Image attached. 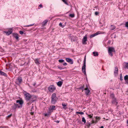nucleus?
<instances>
[{
  "instance_id": "nucleus-29",
  "label": "nucleus",
  "mask_w": 128,
  "mask_h": 128,
  "mask_svg": "<svg viewBox=\"0 0 128 128\" xmlns=\"http://www.w3.org/2000/svg\"><path fill=\"white\" fill-rule=\"evenodd\" d=\"M50 112H49L47 114H44V115L45 116H48V117L50 115Z\"/></svg>"
},
{
  "instance_id": "nucleus-50",
  "label": "nucleus",
  "mask_w": 128,
  "mask_h": 128,
  "mask_svg": "<svg viewBox=\"0 0 128 128\" xmlns=\"http://www.w3.org/2000/svg\"><path fill=\"white\" fill-rule=\"evenodd\" d=\"M100 32L99 33H100V34H104V33H105L104 32Z\"/></svg>"
},
{
  "instance_id": "nucleus-32",
  "label": "nucleus",
  "mask_w": 128,
  "mask_h": 128,
  "mask_svg": "<svg viewBox=\"0 0 128 128\" xmlns=\"http://www.w3.org/2000/svg\"><path fill=\"white\" fill-rule=\"evenodd\" d=\"M82 121L83 122H84V124H85L86 123V120L84 117L82 118Z\"/></svg>"
},
{
  "instance_id": "nucleus-5",
  "label": "nucleus",
  "mask_w": 128,
  "mask_h": 128,
  "mask_svg": "<svg viewBox=\"0 0 128 128\" xmlns=\"http://www.w3.org/2000/svg\"><path fill=\"white\" fill-rule=\"evenodd\" d=\"M86 56H85L84 57V64L83 66H82V71L83 72L84 74L85 75L86 74Z\"/></svg>"
},
{
  "instance_id": "nucleus-8",
  "label": "nucleus",
  "mask_w": 128,
  "mask_h": 128,
  "mask_svg": "<svg viewBox=\"0 0 128 128\" xmlns=\"http://www.w3.org/2000/svg\"><path fill=\"white\" fill-rule=\"evenodd\" d=\"M20 107V106L18 104L14 103V105L12 106V110H15L16 108H19Z\"/></svg>"
},
{
  "instance_id": "nucleus-18",
  "label": "nucleus",
  "mask_w": 128,
  "mask_h": 128,
  "mask_svg": "<svg viewBox=\"0 0 128 128\" xmlns=\"http://www.w3.org/2000/svg\"><path fill=\"white\" fill-rule=\"evenodd\" d=\"M124 80L126 81V82L127 84H128V75H126L124 77Z\"/></svg>"
},
{
  "instance_id": "nucleus-46",
  "label": "nucleus",
  "mask_w": 128,
  "mask_h": 128,
  "mask_svg": "<svg viewBox=\"0 0 128 128\" xmlns=\"http://www.w3.org/2000/svg\"><path fill=\"white\" fill-rule=\"evenodd\" d=\"M58 68L60 69V70L64 69V68H62V67H58Z\"/></svg>"
},
{
  "instance_id": "nucleus-11",
  "label": "nucleus",
  "mask_w": 128,
  "mask_h": 128,
  "mask_svg": "<svg viewBox=\"0 0 128 128\" xmlns=\"http://www.w3.org/2000/svg\"><path fill=\"white\" fill-rule=\"evenodd\" d=\"M55 106H50V108H49V112H53V110H55Z\"/></svg>"
},
{
  "instance_id": "nucleus-7",
  "label": "nucleus",
  "mask_w": 128,
  "mask_h": 128,
  "mask_svg": "<svg viewBox=\"0 0 128 128\" xmlns=\"http://www.w3.org/2000/svg\"><path fill=\"white\" fill-rule=\"evenodd\" d=\"M12 30L10 29L8 31H4V33L6 34V35L8 36L11 34L12 32Z\"/></svg>"
},
{
  "instance_id": "nucleus-49",
  "label": "nucleus",
  "mask_w": 128,
  "mask_h": 128,
  "mask_svg": "<svg viewBox=\"0 0 128 128\" xmlns=\"http://www.w3.org/2000/svg\"><path fill=\"white\" fill-rule=\"evenodd\" d=\"M38 6L39 7H40V8H41L42 7V4H40L39 6Z\"/></svg>"
},
{
  "instance_id": "nucleus-48",
  "label": "nucleus",
  "mask_w": 128,
  "mask_h": 128,
  "mask_svg": "<svg viewBox=\"0 0 128 128\" xmlns=\"http://www.w3.org/2000/svg\"><path fill=\"white\" fill-rule=\"evenodd\" d=\"M67 65V64L65 62L63 64V65L64 66H66Z\"/></svg>"
},
{
  "instance_id": "nucleus-2",
  "label": "nucleus",
  "mask_w": 128,
  "mask_h": 128,
  "mask_svg": "<svg viewBox=\"0 0 128 128\" xmlns=\"http://www.w3.org/2000/svg\"><path fill=\"white\" fill-rule=\"evenodd\" d=\"M36 96L32 95L30 98L29 101H28L27 103V104L28 105H30L32 102L35 101L36 100Z\"/></svg>"
},
{
  "instance_id": "nucleus-28",
  "label": "nucleus",
  "mask_w": 128,
  "mask_h": 128,
  "mask_svg": "<svg viewBox=\"0 0 128 128\" xmlns=\"http://www.w3.org/2000/svg\"><path fill=\"white\" fill-rule=\"evenodd\" d=\"M115 26H114L111 25L110 28V30H113L115 28Z\"/></svg>"
},
{
  "instance_id": "nucleus-3",
  "label": "nucleus",
  "mask_w": 128,
  "mask_h": 128,
  "mask_svg": "<svg viewBox=\"0 0 128 128\" xmlns=\"http://www.w3.org/2000/svg\"><path fill=\"white\" fill-rule=\"evenodd\" d=\"M108 52L109 55L112 56H113L112 52H115V50L114 47H110L108 48Z\"/></svg>"
},
{
  "instance_id": "nucleus-37",
  "label": "nucleus",
  "mask_w": 128,
  "mask_h": 128,
  "mask_svg": "<svg viewBox=\"0 0 128 128\" xmlns=\"http://www.w3.org/2000/svg\"><path fill=\"white\" fill-rule=\"evenodd\" d=\"M34 25V24H30L29 25H26L25 26H24L25 27H29L30 26H32Z\"/></svg>"
},
{
  "instance_id": "nucleus-25",
  "label": "nucleus",
  "mask_w": 128,
  "mask_h": 128,
  "mask_svg": "<svg viewBox=\"0 0 128 128\" xmlns=\"http://www.w3.org/2000/svg\"><path fill=\"white\" fill-rule=\"evenodd\" d=\"M86 114L90 118H92L93 116V114H88L87 113H86Z\"/></svg>"
},
{
  "instance_id": "nucleus-13",
  "label": "nucleus",
  "mask_w": 128,
  "mask_h": 128,
  "mask_svg": "<svg viewBox=\"0 0 128 128\" xmlns=\"http://www.w3.org/2000/svg\"><path fill=\"white\" fill-rule=\"evenodd\" d=\"M100 32H96L94 34H92L90 36V38H92L96 36L98 34H100V33H99Z\"/></svg>"
},
{
  "instance_id": "nucleus-40",
  "label": "nucleus",
  "mask_w": 128,
  "mask_h": 128,
  "mask_svg": "<svg viewBox=\"0 0 128 128\" xmlns=\"http://www.w3.org/2000/svg\"><path fill=\"white\" fill-rule=\"evenodd\" d=\"M120 80H121L122 81L123 80V79H122V74H120Z\"/></svg>"
},
{
  "instance_id": "nucleus-44",
  "label": "nucleus",
  "mask_w": 128,
  "mask_h": 128,
  "mask_svg": "<svg viewBox=\"0 0 128 128\" xmlns=\"http://www.w3.org/2000/svg\"><path fill=\"white\" fill-rule=\"evenodd\" d=\"M19 33L20 34L22 35L24 33V32L22 31H20L19 32Z\"/></svg>"
},
{
  "instance_id": "nucleus-53",
  "label": "nucleus",
  "mask_w": 128,
  "mask_h": 128,
  "mask_svg": "<svg viewBox=\"0 0 128 128\" xmlns=\"http://www.w3.org/2000/svg\"><path fill=\"white\" fill-rule=\"evenodd\" d=\"M100 128H104V126H101Z\"/></svg>"
},
{
  "instance_id": "nucleus-17",
  "label": "nucleus",
  "mask_w": 128,
  "mask_h": 128,
  "mask_svg": "<svg viewBox=\"0 0 128 128\" xmlns=\"http://www.w3.org/2000/svg\"><path fill=\"white\" fill-rule=\"evenodd\" d=\"M13 36L16 39L18 40V34L16 33H13Z\"/></svg>"
},
{
  "instance_id": "nucleus-22",
  "label": "nucleus",
  "mask_w": 128,
  "mask_h": 128,
  "mask_svg": "<svg viewBox=\"0 0 128 128\" xmlns=\"http://www.w3.org/2000/svg\"><path fill=\"white\" fill-rule=\"evenodd\" d=\"M63 83V82L61 81H59L57 83V85L59 86L60 87L62 85Z\"/></svg>"
},
{
  "instance_id": "nucleus-23",
  "label": "nucleus",
  "mask_w": 128,
  "mask_h": 128,
  "mask_svg": "<svg viewBox=\"0 0 128 128\" xmlns=\"http://www.w3.org/2000/svg\"><path fill=\"white\" fill-rule=\"evenodd\" d=\"M93 54L94 56H98V52H93Z\"/></svg>"
},
{
  "instance_id": "nucleus-39",
  "label": "nucleus",
  "mask_w": 128,
  "mask_h": 128,
  "mask_svg": "<svg viewBox=\"0 0 128 128\" xmlns=\"http://www.w3.org/2000/svg\"><path fill=\"white\" fill-rule=\"evenodd\" d=\"M59 25L60 26L62 27V28H63L64 26L62 25V24L61 22H60L59 24Z\"/></svg>"
},
{
  "instance_id": "nucleus-31",
  "label": "nucleus",
  "mask_w": 128,
  "mask_h": 128,
  "mask_svg": "<svg viewBox=\"0 0 128 128\" xmlns=\"http://www.w3.org/2000/svg\"><path fill=\"white\" fill-rule=\"evenodd\" d=\"M125 63L126 64V65L125 66H124V68H128V62H125Z\"/></svg>"
},
{
  "instance_id": "nucleus-6",
  "label": "nucleus",
  "mask_w": 128,
  "mask_h": 128,
  "mask_svg": "<svg viewBox=\"0 0 128 128\" xmlns=\"http://www.w3.org/2000/svg\"><path fill=\"white\" fill-rule=\"evenodd\" d=\"M56 89V87L54 85H51L48 88V90L50 92H53Z\"/></svg>"
},
{
  "instance_id": "nucleus-9",
  "label": "nucleus",
  "mask_w": 128,
  "mask_h": 128,
  "mask_svg": "<svg viewBox=\"0 0 128 128\" xmlns=\"http://www.w3.org/2000/svg\"><path fill=\"white\" fill-rule=\"evenodd\" d=\"M87 40V36L86 35L84 37L83 39L82 40V43L83 44H86V42Z\"/></svg>"
},
{
  "instance_id": "nucleus-51",
  "label": "nucleus",
  "mask_w": 128,
  "mask_h": 128,
  "mask_svg": "<svg viewBox=\"0 0 128 128\" xmlns=\"http://www.w3.org/2000/svg\"><path fill=\"white\" fill-rule=\"evenodd\" d=\"M36 84V82H34V83L33 84V85L34 86H35Z\"/></svg>"
},
{
  "instance_id": "nucleus-41",
  "label": "nucleus",
  "mask_w": 128,
  "mask_h": 128,
  "mask_svg": "<svg viewBox=\"0 0 128 128\" xmlns=\"http://www.w3.org/2000/svg\"><path fill=\"white\" fill-rule=\"evenodd\" d=\"M62 1L64 2L65 4L68 5L67 2L65 0H62Z\"/></svg>"
},
{
  "instance_id": "nucleus-12",
  "label": "nucleus",
  "mask_w": 128,
  "mask_h": 128,
  "mask_svg": "<svg viewBox=\"0 0 128 128\" xmlns=\"http://www.w3.org/2000/svg\"><path fill=\"white\" fill-rule=\"evenodd\" d=\"M86 87H87V86H86ZM84 90H86L85 92V94L86 95H88L89 94L90 92V90H89L88 88H85L84 89Z\"/></svg>"
},
{
  "instance_id": "nucleus-14",
  "label": "nucleus",
  "mask_w": 128,
  "mask_h": 128,
  "mask_svg": "<svg viewBox=\"0 0 128 128\" xmlns=\"http://www.w3.org/2000/svg\"><path fill=\"white\" fill-rule=\"evenodd\" d=\"M48 22V20H45L42 23V26H46Z\"/></svg>"
},
{
  "instance_id": "nucleus-38",
  "label": "nucleus",
  "mask_w": 128,
  "mask_h": 128,
  "mask_svg": "<svg viewBox=\"0 0 128 128\" xmlns=\"http://www.w3.org/2000/svg\"><path fill=\"white\" fill-rule=\"evenodd\" d=\"M58 62H60L61 63V62H64V60H63L60 59V60H58Z\"/></svg>"
},
{
  "instance_id": "nucleus-16",
  "label": "nucleus",
  "mask_w": 128,
  "mask_h": 128,
  "mask_svg": "<svg viewBox=\"0 0 128 128\" xmlns=\"http://www.w3.org/2000/svg\"><path fill=\"white\" fill-rule=\"evenodd\" d=\"M22 81V79L20 77L18 78L17 79V82H18V83L20 84L21 83Z\"/></svg>"
},
{
  "instance_id": "nucleus-55",
  "label": "nucleus",
  "mask_w": 128,
  "mask_h": 128,
  "mask_svg": "<svg viewBox=\"0 0 128 128\" xmlns=\"http://www.w3.org/2000/svg\"><path fill=\"white\" fill-rule=\"evenodd\" d=\"M127 123L128 124V120H127Z\"/></svg>"
},
{
  "instance_id": "nucleus-36",
  "label": "nucleus",
  "mask_w": 128,
  "mask_h": 128,
  "mask_svg": "<svg viewBox=\"0 0 128 128\" xmlns=\"http://www.w3.org/2000/svg\"><path fill=\"white\" fill-rule=\"evenodd\" d=\"M97 122L95 121L94 120H92V122L91 123V124H92L94 123H96Z\"/></svg>"
},
{
  "instance_id": "nucleus-15",
  "label": "nucleus",
  "mask_w": 128,
  "mask_h": 128,
  "mask_svg": "<svg viewBox=\"0 0 128 128\" xmlns=\"http://www.w3.org/2000/svg\"><path fill=\"white\" fill-rule=\"evenodd\" d=\"M16 102V103H19L20 105H22L23 103V101L22 100H18Z\"/></svg>"
},
{
  "instance_id": "nucleus-52",
  "label": "nucleus",
  "mask_w": 128,
  "mask_h": 128,
  "mask_svg": "<svg viewBox=\"0 0 128 128\" xmlns=\"http://www.w3.org/2000/svg\"><path fill=\"white\" fill-rule=\"evenodd\" d=\"M54 122H56L57 123H58L59 122V121L58 120L55 121Z\"/></svg>"
},
{
  "instance_id": "nucleus-54",
  "label": "nucleus",
  "mask_w": 128,
  "mask_h": 128,
  "mask_svg": "<svg viewBox=\"0 0 128 128\" xmlns=\"http://www.w3.org/2000/svg\"><path fill=\"white\" fill-rule=\"evenodd\" d=\"M31 114H34V112H32L31 113Z\"/></svg>"
},
{
  "instance_id": "nucleus-43",
  "label": "nucleus",
  "mask_w": 128,
  "mask_h": 128,
  "mask_svg": "<svg viewBox=\"0 0 128 128\" xmlns=\"http://www.w3.org/2000/svg\"><path fill=\"white\" fill-rule=\"evenodd\" d=\"M84 88V86H83L81 87H80V88H79V89H81V90H82V91H83V90H83V89Z\"/></svg>"
},
{
  "instance_id": "nucleus-4",
  "label": "nucleus",
  "mask_w": 128,
  "mask_h": 128,
  "mask_svg": "<svg viewBox=\"0 0 128 128\" xmlns=\"http://www.w3.org/2000/svg\"><path fill=\"white\" fill-rule=\"evenodd\" d=\"M24 96L26 100L28 102V101H29L32 95L26 92L24 94Z\"/></svg>"
},
{
  "instance_id": "nucleus-30",
  "label": "nucleus",
  "mask_w": 128,
  "mask_h": 128,
  "mask_svg": "<svg viewBox=\"0 0 128 128\" xmlns=\"http://www.w3.org/2000/svg\"><path fill=\"white\" fill-rule=\"evenodd\" d=\"M86 126H88V127L89 128L90 125L91 124V123H90V122H86Z\"/></svg>"
},
{
  "instance_id": "nucleus-33",
  "label": "nucleus",
  "mask_w": 128,
  "mask_h": 128,
  "mask_svg": "<svg viewBox=\"0 0 128 128\" xmlns=\"http://www.w3.org/2000/svg\"><path fill=\"white\" fill-rule=\"evenodd\" d=\"M76 113L78 114H84V113L82 112H76Z\"/></svg>"
},
{
  "instance_id": "nucleus-10",
  "label": "nucleus",
  "mask_w": 128,
  "mask_h": 128,
  "mask_svg": "<svg viewBox=\"0 0 128 128\" xmlns=\"http://www.w3.org/2000/svg\"><path fill=\"white\" fill-rule=\"evenodd\" d=\"M66 61L69 62L71 64H73V62L72 59L71 58H66Z\"/></svg>"
},
{
  "instance_id": "nucleus-47",
  "label": "nucleus",
  "mask_w": 128,
  "mask_h": 128,
  "mask_svg": "<svg viewBox=\"0 0 128 128\" xmlns=\"http://www.w3.org/2000/svg\"><path fill=\"white\" fill-rule=\"evenodd\" d=\"M12 114H10L8 116H7V117L8 118H10L12 116Z\"/></svg>"
},
{
  "instance_id": "nucleus-19",
  "label": "nucleus",
  "mask_w": 128,
  "mask_h": 128,
  "mask_svg": "<svg viewBox=\"0 0 128 128\" xmlns=\"http://www.w3.org/2000/svg\"><path fill=\"white\" fill-rule=\"evenodd\" d=\"M112 100V104H114L116 105L118 104V102H116V98L114 99V100Z\"/></svg>"
},
{
  "instance_id": "nucleus-1",
  "label": "nucleus",
  "mask_w": 128,
  "mask_h": 128,
  "mask_svg": "<svg viewBox=\"0 0 128 128\" xmlns=\"http://www.w3.org/2000/svg\"><path fill=\"white\" fill-rule=\"evenodd\" d=\"M58 100V98L56 96V94L55 93L53 94L51 97V103L53 104H54Z\"/></svg>"
},
{
  "instance_id": "nucleus-21",
  "label": "nucleus",
  "mask_w": 128,
  "mask_h": 128,
  "mask_svg": "<svg viewBox=\"0 0 128 128\" xmlns=\"http://www.w3.org/2000/svg\"><path fill=\"white\" fill-rule=\"evenodd\" d=\"M0 75L6 76H7V74L6 73L0 70Z\"/></svg>"
},
{
  "instance_id": "nucleus-34",
  "label": "nucleus",
  "mask_w": 128,
  "mask_h": 128,
  "mask_svg": "<svg viewBox=\"0 0 128 128\" xmlns=\"http://www.w3.org/2000/svg\"><path fill=\"white\" fill-rule=\"evenodd\" d=\"M69 16L72 18H73L74 16V14H70Z\"/></svg>"
},
{
  "instance_id": "nucleus-20",
  "label": "nucleus",
  "mask_w": 128,
  "mask_h": 128,
  "mask_svg": "<svg viewBox=\"0 0 128 128\" xmlns=\"http://www.w3.org/2000/svg\"><path fill=\"white\" fill-rule=\"evenodd\" d=\"M62 106H63V108L64 109H66L67 108L66 106H67L66 103H64L63 102L62 104Z\"/></svg>"
},
{
  "instance_id": "nucleus-35",
  "label": "nucleus",
  "mask_w": 128,
  "mask_h": 128,
  "mask_svg": "<svg viewBox=\"0 0 128 128\" xmlns=\"http://www.w3.org/2000/svg\"><path fill=\"white\" fill-rule=\"evenodd\" d=\"M125 25V26L127 27L128 29V22H126Z\"/></svg>"
},
{
  "instance_id": "nucleus-27",
  "label": "nucleus",
  "mask_w": 128,
  "mask_h": 128,
  "mask_svg": "<svg viewBox=\"0 0 128 128\" xmlns=\"http://www.w3.org/2000/svg\"><path fill=\"white\" fill-rule=\"evenodd\" d=\"M118 69L117 67H116L115 68V70L114 71V74H117L118 72Z\"/></svg>"
},
{
  "instance_id": "nucleus-42",
  "label": "nucleus",
  "mask_w": 128,
  "mask_h": 128,
  "mask_svg": "<svg viewBox=\"0 0 128 128\" xmlns=\"http://www.w3.org/2000/svg\"><path fill=\"white\" fill-rule=\"evenodd\" d=\"M96 120H100V117H98V116H96Z\"/></svg>"
},
{
  "instance_id": "nucleus-26",
  "label": "nucleus",
  "mask_w": 128,
  "mask_h": 128,
  "mask_svg": "<svg viewBox=\"0 0 128 128\" xmlns=\"http://www.w3.org/2000/svg\"><path fill=\"white\" fill-rule=\"evenodd\" d=\"M110 97L111 98H112V100H114V99L115 98H114V94H111Z\"/></svg>"
},
{
  "instance_id": "nucleus-24",
  "label": "nucleus",
  "mask_w": 128,
  "mask_h": 128,
  "mask_svg": "<svg viewBox=\"0 0 128 128\" xmlns=\"http://www.w3.org/2000/svg\"><path fill=\"white\" fill-rule=\"evenodd\" d=\"M34 61L35 63L37 64H40L39 60L38 59H35Z\"/></svg>"
},
{
  "instance_id": "nucleus-45",
  "label": "nucleus",
  "mask_w": 128,
  "mask_h": 128,
  "mask_svg": "<svg viewBox=\"0 0 128 128\" xmlns=\"http://www.w3.org/2000/svg\"><path fill=\"white\" fill-rule=\"evenodd\" d=\"M99 14V12H95V14L96 15H97Z\"/></svg>"
}]
</instances>
